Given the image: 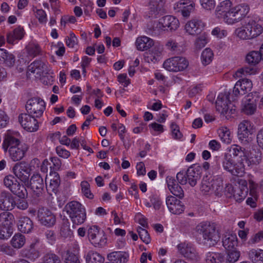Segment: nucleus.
Instances as JSON below:
<instances>
[{"label": "nucleus", "instance_id": "obj_55", "mask_svg": "<svg viewBox=\"0 0 263 263\" xmlns=\"http://www.w3.org/2000/svg\"><path fill=\"white\" fill-rule=\"evenodd\" d=\"M81 191L83 194L89 199H92L93 195L90 189V184L87 181H83L81 183Z\"/></svg>", "mask_w": 263, "mask_h": 263}, {"label": "nucleus", "instance_id": "obj_6", "mask_svg": "<svg viewBox=\"0 0 263 263\" xmlns=\"http://www.w3.org/2000/svg\"><path fill=\"white\" fill-rule=\"evenodd\" d=\"M233 107L229 100V93L227 91L220 93L216 101V110L227 118L235 114V109Z\"/></svg>", "mask_w": 263, "mask_h": 263}, {"label": "nucleus", "instance_id": "obj_28", "mask_svg": "<svg viewBox=\"0 0 263 263\" xmlns=\"http://www.w3.org/2000/svg\"><path fill=\"white\" fill-rule=\"evenodd\" d=\"M166 182L168 188L170 192L175 196L182 198L184 196V192L182 189L176 182L174 178L167 177L166 178Z\"/></svg>", "mask_w": 263, "mask_h": 263}, {"label": "nucleus", "instance_id": "obj_21", "mask_svg": "<svg viewBox=\"0 0 263 263\" xmlns=\"http://www.w3.org/2000/svg\"><path fill=\"white\" fill-rule=\"evenodd\" d=\"M59 175L56 172L50 171L49 176L46 177L45 182L46 189L49 194L56 193L60 184Z\"/></svg>", "mask_w": 263, "mask_h": 263}, {"label": "nucleus", "instance_id": "obj_52", "mask_svg": "<svg viewBox=\"0 0 263 263\" xmlns=\"http://www.w3.org/2000/svg\"><path fill=\"white\" fill-rule=\"evenodd\" d=\"M165 46L167 49L174 53H179L182 51V47L173 39H170L166 42Z\"/></svg>", "mask_w": 263, "mask_h": 263}, {"label": "nucleus", "instance_id": "obj_35", "mask_svg": "<svg viewBox=\"0 0 263 263\" xmlns=\"http://www.w3.org/2000/svg\"><path fill=\"white\" fill-rule=\"evenodd\" d=\"M28 147L26 144L18 148L14 149V150L9 152V155L10 159L13 161H18L22 160L25 156Z\"/></svg>", "mask_w": 263, "mask_h": 263}, {"label": "nucleus", "instance_id": "obj_19", "mask_svg": "<svg viewBox=\"0 0 263 263\" xmlns=\"http://www.w3.org/2000/svg\"><path fill=\"white\" fill-rule=\"evenodd\" d=\"M179 253L185 258L194 260L197 257V253L194 246L191 243L183 242L177 245Z\"/></svg>", "mask_w": 263, "mask_h": 263}, {"label": "nucleus", "instance_id": "obj_37", "mask_svg": "<svg viewBox=\"0 0 263 263\" xmlns=\"http://www.w3.org/2000/svg\"><path fill=\"white\" fill-rule=\"evenodd\" d=\"M218 134L221 141L226 144H230L233 136L230 130L226 127H222L218 130Z\"/></svg>", "mask_w": 263, "mask_h": 263}, {"label": "nucleus", "instance_id": "obj_33", "mask_svg": "<svg viewBox=\"0 0 263 263\" xmlns=\"http://www.w3.org/2000/svg\"><path fill=\"white\" fill-rule=\"evenodd\" d=\"M164 30V26L160 23V18L159 21H155L148 23L145 28V31L151 35H158Z\"/></svg>", "mask_w": 263, "mask_h": 263}, {"label": "nucleus", "instance_id": "obj_51", "mask_svg": "<svg viewBox=\"0 0 263 263\" xmlns=\"http://www.w3.org/2000/svg\"><path fill=\"white\" fill-rule=\"evenodd\" d=\"M23 256L31 260H35L40 256V253L37 250L30 249L26 248L21 251Z\"/></svg>", "mask_w": 263, "mask_h": 263}, {"label": "nucleus", "instance_id": "obj_1", "mask_svg": "<svg viewBox=\"0 0 263 263\" xmlns=\"http://www.w3.org/2000/svg\"><path fill=\"white\" fill-rule=\"evenodd\" d=\"M230 0L221 2L216 7L217 13L223 17L225 23L233 25L243 19L250 10L249 6L246 3L240 4L233 8Z\"/></svg>", "mask_w": 263, "mask_h": 263}, {"label": "nucleus", "instance_id": "obj_62", "mask_svg": "<svg viewBox=\"0 0 263 263\" xmlns=\"http://www.w3.org/2000/svg\"><path fill=\"white\" fill-rule=\"evenodd\" d=\"M200 3L202 7L207 10H211L215 6L214 0H200Z\"/></svg>", "mask_w": 263, "mask_h": 263}, {"label": "nucleus", "instance_id": "obj_17", "mask_svg": "<svg viewBox=\"0 0 263 263\" xmlns=\"http://www.w3.org/2000/svg\"><path fill=\"white\" fill-rule=\"evenodd\" d=\"M252 86V83L249 79H243L238 81L233 88L232 96L236 98L242 96L250 91Z\"/></svg>", "mask_w": 263, "mask_h": 263}, {"label": "nucleus", "instance_id": "obj_61", "mask_svg": "<svg viewBox=\"0 0 263 263\" xmlns=\"http://www.w3.org/2000/svg\"><path fill=\"white\" fill-rule=\"evenodd\" d=\"M172 137L176 140H180L182 137V134L180 131L179 126L175 123L171 125Z\"/></svg>", "mask_w": 263, "mask_h": 263}, {"label": "nucleus", "instance_id": "obj_41", "mask_svg": "<svg viewBox=\"0 0 263 263\" xmlns=\"http://www.w3.org/2000/svg\"><path fill=\"white\" fill-rule=\"evenodd\" d=\"M228 190L233 191V196L234 199L238 202H241L248 195L249 189L248 187H245L244 189L237 188L234 190L233 187L230 186L228 188Z\"/></svg>", "mask_w": 263, "mask_h": 263}, {"label": "nucleus", "instance_id": "obj_43", "mask_svg": "<svg viewBox=\"0 0 263 263\" xmlns=\"http://www.w3.org/2000/svg\"><path fill=\"white\" fill-rule=\"evenodd\" d=\"M86 263H103L104 257L99 253L90 251L86 256Z\"/></svg>", "mask_w": 263, "mask_h": 263}, {"label": "nucleus", "instance_id": "obj_16", "mask_svg": "<svg viewBox=\"0 0 263 263\" xmlns=\"http://www.w3.org/2000/svg\"><path fill=\"white\" fill-rule=\"evenodd\" d=\"M37 218L40 222L46 227L53 226L55 223V217L47 208H40L37 212Z\"/></svg>", "mask_w": 263, "mask_h": 263}, {"label": "nucleus", "instance_id": "obj_31", "mask_svg": "<svg viewBox=\"0 0 263 263\" xmlns=\"http://www.w3.org/2000/svg\"><path fill=\"white\" fill-rule=\"evenodd\" d=\"M13 215L8 212H4L0 214V227L8 232L13 224Z\"/></svg>", "mask_w": 263, "mask_h": 263}, {"label": "nucleus", "instance_id": "obj_44", "mask_svg": "<svg viewBox=\"0 0 263 263\" xmlns=\"http://www.w3.org/2000/svg\"><path fill=\"white\" fill-rule=\"evenodd\" d=\"M24 36V29L21 27H17L14 29L13 32L7 34V39L8 43L13 44L15 40H21Z\"/></svg>", "mask_w": 263, "mask_h": 263}, {"label": "nucleus", "instance_id": "obj_22", "mask_svg": "<svg viewBox=\"0 0 263 263\" xmlns=\"http://www.w3.org/2000/svg\"><path fill=\"white\" fill-rule=\"evenodd\" d=\"M166 204L172 214H180L184 211V206L181 202L174 196H168L166 199Z\"/></svg>", "mask_w": 263, "mask_h": 263}, {"label": "nucleus", "instance_id": "obj_50", "mask_svg": "<svg viewBox=\"0 0 263 263\" xmlns=\"http://www.w3.org/2000/svg\"><path fill=\"white\" fill-rule=\"evenodd\" d=\"M32 66H35L37 70H39L38 72H42L47 73L50 69L48 66V63L40 60H36L32 63Z\"/></svg>", "mask_w": 263, "mask_h": 263}, {"label": "nucleus", "instance_id": "obj_56", "mask_svg": "<svg viewBox=\"0 0 263 263\" xmlns=\"http://www.w3.org/2000/svg\"><path fill=\"white\" fill-rule=\"evenodd\" d=\"M261 158V154L259 151L253 150L250 153L248 160L253 164H259Z\"/></svg>", "mask_w": 263, "mask_h": 263}, {"label": "nucleus", "instance_id": "obj_38", "mask_svg": "<svg viewBox=\"0 0 263 263\" xmlns=\"http://www.w3.org/2000/svg\"><path fill=\"white\" fill-rule=\"evenodd\" d=\"M224 259V255L221 253L209 252L205 255V261L207 263H221Z\"/></svg>", "mask_w": 263, "mask_h": 263}, {"label": "nucleus", "instance_id": "obj_34", "mask_svg": "<svg viewBox=\"0 0 263 263\" xmlns=\"http://www.w3.org/2000/svg\"><path fill=\"white\" fill-rule=\"evenodd\" d=\"M18 229L24 233H30L33 229V222L27 217H21L17 223Z\"/></svg>", "mask_w": 263, "mask_h": 263}, {"label": "nucleus", "instance_id": "obj_7", "mask_svg": "<svg viewBox=\"0 0 263 263\" xmlns=\"http://www.w3.org/2000/svg\"><path fill=\"white\" fill-rule=\"evenodd\" d=\"M260 96L257 92H254L245 96L241 101V111L246 115H253L256 110L257 102Z\"/></svg>", "mask_w": 263, "mask_h": 263}, {"label": "nucleus", "instance_id": "obj_2", "mask_svg": "<svg viewBox=\"0 0 263 263\" xmlns=\"http://www.w3.org/2000/svg\"><path fill=\"white\" fill-rule=\"evenodd\" d=\"M195 231L200 236V243L207 247L215 246L219 241L220 235L217 224L211 221H203L195 228Z\"/></svg>", "mask_w": 263, "mask_h": 263}, {"label": "nucleus", "instance_id": "obj_12", "mask_svg": "<svg viewBox=\"0 0 263 263\" xmlns=\"http://www.w3.org/2000/svg\"><path fill=\"white\" fill-rule=\"evenodd\" d=\"M165 0H150L146 16L150 18H156L165 12L164 6Z\"/></svg>", "mask_w": 263, "mask_h": 263}, {"label": "nucleus", "instance_id": "obj_45", "mask_svg": "<svg viewBox=\"0 0 263 263\" xmlns=\"http://www.w3.org/2000/svg\"><path fill=\"white\" fill-rule=\"evenodd\" d=\"M26 242L25 237L21 233L15 234L11 240L12 246L15 249L21 248Z\"/></svg>", "mask_w": 263, "mask_h": 263}, {"label": "nucleus", "instance_id": "obj_32", "mask_svg": "<svg viewBox=\"0 0 263 263\" xmlns=\"http://www.w3.org/2000/svg\"><path fill=\"white\" fill-rule=\"evenodd\" d=\"M237 245V238L235 234L226 233L222 239V245L226 250H232Z\"/></svg>", "mask_w": 263, "mask_h": 263}, {"label": "nucleus", "instance_id": "obj_59", "mask_svg": "<svg viewBox=\"0 0 263 263\" xmlns=\"http://www.w3.org/2000/svg\"><path fill=\"white\" fill-rule=\"evenodd\" d=\"M137 232L142 241L146 244H148L150 241V236L148 232L144 228L139 227L137 229Z\"/></svg>", "mask_w": 263, "mask_h": 263}, {"label": "nucleus", "instance_id": "obj_5", "mask_svg": "<svg viewBox=\"0 0 263 263\" xmlns=\"http://www.w3.org/2000/svg\"><path fill=\"white\" fill-rule=\"evenodd\" d=\"M223 169L232 175L242 177L245 174V165L242 161L236 163L231 154H226L222 163Z\"/></svg>", "mask_w": 263, "mask_h": 263}, {"label": "nucleus", "instance_id": "obj_25", "mask_svg": "<svg viewBox=\"0 0 263 263\" xmlns=\"http://www.w3.org/2000/svg\"><path fill=\"white\" fill-rule=\"evenodd\" d=\"M204 25L201 21L197 19H192L185 25L184 29L186 33L190 35H195L199 33Z\"/></svg>", "mask_w": 263, "mask_h": 263}, {"label": "nucleus", "instance_id": "obj_27", "mask_svg": "<svg viewBox=\"0 0 263 263\" xmlns=\"http://www.w3.org/2000/svg\"><path fill=\"white\" fill-rule=\"evenodd\" d=\"M160 23L164 26V30H176L179 26L178 20L172 15H166L160 18Z\"/></svg>", "mask_w": 263, "mask_h": 263}, {"label": "nucleus", "instance_id": "obj_30", "mask_svg": "<svg viewBox=\"0 0 263 263\" xmlns=\"http://www.w3.org/2000/svg\"><path fill=\"white\" fill-rule=\"evenodd\" d=\"M136 46L138 50L144 51L149 49L154 44V41L146 36H142L137 39Z\"/></svg>", "mask_w": 263, "mask_h": 263}, {"label": "nucleus", "instance_id": "obj_13", "mask_svg": "<svg viewBox=\"0 0 263 263\" xmlns=\"http://www.w3.org/2000/svg\"><path fill=\"white\" fill-rule=\"evenodd\" d=\"M36 118L27 113H23L18 116V122L27 131L34 132L39 128Z\"/></svg>", "mask_w": 263, "mask_h": 263}, {"label": "nucleus", "instance_id": "obj_18", "mask_svg": "<svg viewBox=\"0 0 263 263\" xmlns=\"http://www.w3.org/2000/svg\"><path fill=\"white\" fill-rule=\"evenodd\" d=\"M195 3L191 0H180L174 4V8L184 17H188L194 10Z\"/></svg>", "mask_w": 263, "mask_h": 263}, {"label": "nucleus", "instance_id": "obj_26", "mask_svg": "<svg viewBox=\"0 0 263 263\" xmlns=\"http://www.w3.org/2000/svg\"><path fill=\"white\" fill-rule=\"evenodd\" d=\"M128 258V254L123 251H114L107 256V259L111 263H126Z\"/></svg>", "mask_w": 263, "mask_h": 263}, {"label": "nucleus", "instance_id": "obj_9", "mask_svg": "<svg viewBox=\"0 0 263 263\" xmlns=\"http://www.w3.org/2000/svg\"><path fill=\"white\" fill-rule=\"evenodd\" d=\"M163 66L168 71L177 72L185 69L189 66V62L185 58L177 56L166 60Z\"/></svg>", "mask_w": 263, "mask_h": 263}, {"label": "nucleus", "instance_id": "obj_14", "mask_svg": "<svg viewBox=\"0 0 263 263\" xmlns=\"http://www.w3.org/2000/svg\"><path fill=\"white\" fill-rule=\"evenodd\" d=\"M13 172L15 176L25 185L29 184L30 172L26 163L21 162L15 164L13 167Z\"/></svg>", "mask_w": 263, "mask_h": 263}, {"label": "nucleus", "instance_id": "obj_63", "mask_svg": "<svg viewBox=\"0 0 263 263\" xmlns=\"http://www.w3.org/2000/svg\"><path fill=\"white\" fill-rule=\"evenodd\" d=\"M263 239V231L259 232L253 235L249 239L248 243L250 245H254L259 242Z\"/></svg>", "mask_w": 263, "mask_h": 263}, {"label": "nucleus", "instance_id": "obj_20", "mask_svg": "<svg viewBox=\"0 0 263 263\" xmlns=\"http://www.w3.org/2000/svg\"><path fill=\"white\" fill-rule=\"evenodd\" d=\"M26 185L30 186L36 197H39L41 196L44 187V182L40 174H33L30 180H29V184Z\"/></svg>", "mask_w": 263, "mask_h": 263}, {"label": "nucleus", "instance_id": "obj_23", "mask_svg": "<svg viewBox=\"0 0 263 263\" xmlns=\"http://www.w3.org/2000/svg\"><path fill=\"white\" fill-rule=\"evenodd\" d=\"M26 145L22 143L20 139L12 135H7L5 137L3 143V148L5 152L8 151V153L14 150L17 147Z\"/></svg>", "mask_w": 263, "mask_h": 263}, {"label": "nucleus", "instance_id": "obj_48", "mask_svg": "<svg viewBox=\"0 0 263 263\" xmlns=\"http://www.w3.org/2000/svg\"><path fill=\"white\" fill-rule=\"evenodd\" d=\"M228 151L230 153H231L234 156L236 157L238 156H241V154L243 155L244 158L242 159L241 161H243L246 160V162L248 161V158L245 155L244 153V148H242L241 146L237 144H233L231 145L228 148Z\"/></svg>", "mask_w": 263, "mask_h": 263}, {"label": "nucleus", "instance_id": "obj_40", "mask_svg": "<svg viewBox=\"0 0 263 263\" xmlns=\"http://www.w3.org/2000/svg\"><path fill=\"white\" fill-rule=\"evenodd\" d=\"M248 256L253 263H263V250L252 249L249 251Z\"/></svg>", "mask_w": 263, "mask_h": 263}, {"label": "nucleus", "instance_id": "obj_11", "mask_svg": "<svg viewBox=\"0 0 263 263\" xmlns=\"http://www.w3.org/2000/svg\"><path fill=\"white\" fill-rule=\"evenodd\" d=\"M88 237L91 243L95 247H103L107 242V238L103 230L96 226L91 227L88 230Z\"/></svg>", "mask_w": 263, "mask_h": 263}, {"label": "nucleus", "instance_id": "obj_53", "mask_svg": "<svg viewBox=\"0 0 263 263\" xmlns=\"http://www.w3.org/2000/svg\"><path fill=\"white\" fill-rule=\"evenodd\" d=\"M256 73V70L255 68L249 67H245L238 69L235 74L237 77H241L242 75L248 76L255 74Z\"/></svg>", "mask_w": 263, "mask_h": 263}, {"label": "nucleus", "instance_id": "obj_60", "mask_svg": "<svg viewBox=\"0 0 263 263\" xmlns=\"http://www.w3.org/2000/svg\"><path fill=\"white\" fill-rule=\"evenodd\" d=\"M60 234L64 237H67L71 235L72 232L70 229V223L68 221L63 222L61 227Z\"/></svg>", "mask_w": 263, "mask_h": 263}, {"label": "nucleus", "instance_id": "obj_46", "mask_svg": "<svg viewBox=\"0 0 263 263\" xmlns=\"http://www.w3.org/2000/svg\"><path fill=\"white\" fill-rule=\"evenodd\" d=\"M261 59L262 60V57L260 53L257 51H252L246 56L247 62L252 65H256L258 63Z\"/></svg>", "mask_w": 263, "mask_h": 263}, {"label": "nucleus", "instance_id": "obj_54", "mask_svg": "<svg viewBox=\"0 0 263 263\" xmlns=\"http://www.w3.org/2000/svg\"><path fill=\"white\" fill-rule=\"evenodd\" d=\"M228 253L226 258L227 262L233 263L236 262L240 257V252L236 250H227Z\"/></svg>", "mask_w": 263, "mask_h": 263}, {"label": "nucleus", "instance_id": "obj_15", "mask_svg": "<svg viewBox=\"0 0 263 263\" xmlns=\"http://www.w3.org/2000/svg\"><path fill=\"white\" fill-rule=\"evenodd\" d=\"M253 133L252 126L250 122L244 120L238 126V138L242 143H247L250 140L249 136Z\"/></svg>", "mask_w": 263, "mask_h": 263}, {"label": "nucleus", "instance_id": "obj_42", "mask_svg": "<svg viewBox=\"0 0 263 263\" xmlns=\"http://www.w3.org/2000/svg\"><path fill=\"white\" fill-rule=\"evenodd\" d=\"M212 181L213 178L212 177L208 176L203 177L200 190L204 194H211L212 193Z\"/></svg>", "mask_w": 263, "mask_h": 263}, {"label": "nucleus", "instance_id": "obj_8", "mask_svg": "<svg viewBox=\"0 0 263 263\" xmlns=\"http://www.w3.org/2000/svg\"><path fill=\"white\" fill-rule=\"evenodd\" d=\"M4 184L13 194L18 197L24 199L27 196L26 187L21 184L13 175L6 176L4 179Z\"/></svg>", "mask_w": 263, "mask_h": 263}, {"label": "nucleus", "instance_id": "obj_29", "mask_svg": "<svg viewBox=\"0 0 263 263\" xmlns=\"http://www.w3.org/2000/svg\"><path fill=\"white\" fill-rule=\"evenodd\" d=\"M200 172L199 166H191L189 167L186 172L187 181L192 186H194L196 184L197 180L200 178Z\"/></svg>", "mask_w": 263, "mask_h": 263}, {"label": "nucleus", "instance_id": "obj_4", "mask_svg": "<svg viewBox=\"0 0 263 263\" xmlns=\"http://www.w3.org/2000/svg\"><path fill=\"white\" fill-rule=\"evenodd\" d=\"M64 212L68 215L74 224L83 223L86 219L85 210L83 206L78 201L69 202L65 206Z\"/></svg>", "mask_w": 263, "mask_h": 263}, {"label": "nucleus", "instance_id": "obj_3", "mask_svg": "<svg viewBox=\"0 0 263 263\" xmlns=\"http://www.w3.org/2000/svg\"><path fill=\"white\" fill-rule=\"evenodd\" d=\"M242 22V26L235 30L237 36L242 40H250L260 35L263 28L253 18L247 17Z\"/></svg>", "mask_w": 263, "mask_h": 263}, {"label": "nucleus", "instance_id": "obj_24", "mask_svg": "<svg viewBox=\"0 0 263 263\" xmlns=\"http://www.w3.org/2000/svg\"><path fill=\"white\" fill-rule=\"evenodd\" d=\"M15 206L13 197L7 192H2L0 195V209L4 211L12 210Z\"/></svg>", "mask_w": 263, "mask_h": 263}, {"label": "nucleus", "instance_id": "obj_39", "mask_svg": "<svg viewBox=\"0 0 263 263\" xmlns=\"http://www.w3.org/2000/svg\"><path fill=\"white\" fill-rule=\"evenodd\" d=\"M62 258L64 263H81L78 254H76L70 249L63 252Z\"/></svg>", "mask_w": 263, "mask_h": 263}, {"label": "nucleus", "instance_id": "obj_47", "mask_svg": "<svg viewBox=\"0 0 263 263\" xmlns=\"http://www.w3.org/2000/svg\"><path fill=\"white\" fill-rule=\"evenodd\" d=\"M212 181V193L215 195H219L223 190V180L221 177L216 176L213 177Z\"/></svg>", "mask_w": 263, "mask_h": 263}, {"label": "nucleus", "instance_id": "obj_57", "mask_svg": "<svg viewBox=\"0 0 263 263\" xmlns=\"http://www.w3.org/2000/svg\"><path fill=\"white\" fill-rule=\"evenodd\" d=\"M28 54L33 57L38 55L41 52V48L38 44L31 43L27 47Z\"/></svg>", "mask_w": 263, "mask_h": 263}, {"label": "nucleus", "instance_id": "obj_49", "mask_svg": "<svg viewBox=\"0 0 263 263\" xmlns=\"http://www.w3.org/2000/svg\"><path fill=\"white\" fill-rule=\"evenodd\" d=\"M213 53L209 48H205L202 52L201 60L203 65H209L212 61Z\"/></svg>", "mask_w": 263, "mask_h": 263}, {"label": "nucleus", "instance_id": "obj_58", "mask_svg": "<svg viewBox=\"0 0 263 263\" xmlns=\"http://www.w3.org/2000/svg\"><path fill=\"white\" fill-rule=\"evenodd\" d=\"M207 43V36L204 34H201L196 39L194 45L197 49H200L203 48Z\"/></svg>", "mask_w": 263, "mask_h": 263}, {"label": "nucleus", "instance_id": "obj_64", "mask_svg": "<svg viewBox=\"0 0 263 263\" xmlns=\"http://www.w3.org/2000/svg\"><path fill=\"white\" fill-rule=\"evenodd\" d=\"M36 17L40 23H46L47 22V15L43 9H37L36 11Z\"/></svg>", "mask_w": 263, "mask_h": 263}, {"label": "nucleus", "instance_id": "obj_36", "mask_svg": "<svg viewBox=\"0 0 263 263\" xmlns=\"http://www.w3.org/2000/svg\"><path fill=\"white\" fill-rule=\"evenodd\" d=\"M161 52L156 48L144 53V59L147 63H156L160 60Z\"/></svg>", "mask_w": 263, "mask_h": 263}, {"label": "nucleus", "instance_id": "obj_10", "mask_svg": "<svg viewBox=\"0 0 263 263\" xmlns=\"http://www.w3.org/2000/svg\"><path fill=\"white\" fill-rule=\"evenodd\" d=\"M46 104L42 99L34 97L29 99L26 104V109L27 112L36 117H41L45 109Z\"/></svg>", "mask_w": 263, "mask_h": 263}]
</instances>
